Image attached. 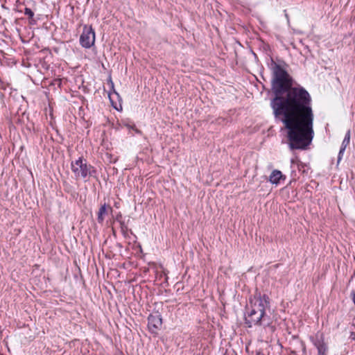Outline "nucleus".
Masks as SVG:
<instances>
[{
    "label": "nucleus",
    "instance_id": "12",
    "mask_svg": "<svg viewBox=\"0 0 355 355\" xmlns=\"http://www.w3.org/2000/svg\"><path fill=\"white\" fill-rule=\"evenodd\" d=\"M24 14L29 17H33L34 15L33 12L31 10V8H26L24 10Z\"/></svg>",
    "mask_w": 355,
    "mask_h": 355
},
{
    "label": "nucleus",
    "instance_id": "3",
    "mask_svg": "<svg viewBox=\"0 0 355 355\" xmlns=\"http://www.w3.org/2000/svg\"><path fill=\"white\" fill-rule=\"evenodd\" d=\"M71 168L76 179H85L92 177L94 170L91 165L87 164V161L83 157H79L71 163Z\"/></svg>",
    "mask_w": 355,
    "mask_h": 355
},
{
    "label": "nucleus",
    "instance_id": "5",
    "mask_svg": "<svg viewBox=\"0 0 355 355\" xmlns=\"http://www.w3.org/2000/svg\"><path fill=\"white\" fill-rule=\"evenodd\" d=\"M80 42L85 48H90L95 42V33L92 26H85L80 37Z\"/></svg>",
    "mask_w": 355,
    "mask_h": 355
},
{
    "label": "nucleus",
    "instance_id": "11",
    "mask_svg": "<svg viewBox=\"0 0 355 355\" xmlns=\"http://www.w3.org/2000/svg\"><path fill=\"white\" fill-rule=\"evenodd\" d=\"M318 349V355H326L327 351V345H322L318 347H317Z\"/></svg>",
    "mask_w": 355,
    "mask_h": 355
},
{
    "label": "nucleus",
    "instance_id": "4",
    "mask_svg": "<svg viewBox=\"0 0 355 355\" xmlns=\"http://www.w3.org/2000/svg\"><path fill=\"white\" fill-rule=\"evenodd\" d=\"M273 88L276 92L280 93L287 89L290 86L288 75L279 65L275 64L273 67Z\"/></svg>",
    "mask_w": 355,
    "mask_h": 355
},
{
    "label": "nucleus",
    "instance_id": "9",
    "mask_svg": "<svg viewBox=\"0 0 355 355\" xmlns=\"http://www.w3.org/2000/svg\"><path fill=\"white\" fill-rule=\"evenodd\" d=\"M282 177L283 175L280 171L274 170L271 173L269 180L272 184H277Z\"/></svg>",
    "mask_w": 355,
    "mask_h": 355
},
{
    "label": "nucleus",
    "instance_id": "7",
    "mask_svg": "<svg viewBox=\"0 0 355 355\" xmlns=\"http://www.w3.org/2000/svg\"><path fill=\"white\" fill-rule=\"evenodd\" d=\"M310 339L316 348L326 344L324 343V335L320 331H318L314 336H311Z\"/></svg>",
    "mask_w": 355,
    "mask_h": 355
},
{
    "label": "nucleus",
    "instance_id": "13",
    "mask_svg": "<svg viewBox=\"0 0 355 355\" xmlns=\"http://www.w3.org/2000/svg\"><path fill=\"white\" fill-rule=\"evenodd\" d=\"M257 355H260V353H258Z\"/></svg>",
    "mask_w": 355,
    "mask_h": 355
},
{
    "label": "nucleus",
    "instance_id": "1",
    "mask_svg": "<svg viewBox=\"0 0 355 355\" xmlns=\"http://www.w3.org/2000/svg\"><path fill=\"white\" fill-rule=\"evenodd\" d=\"M310 96L302 88H291L286 98L277 97L272 103L276 116L288 130L289 145L292 149H302L313 139V114L310 105Z\"/></svg>",
    "mask_w": 355,
    "mask_h": 355
},
{
    "label": "nucleus",
    "instance_id": "6",
    "mask_svg": "<svg viewBox=\"0 0 355 355\" xmlns=\"http://www.w3.org/2000/svg\"><path fill=\"white\" fill-rule=\"evenodd\" d=\"M162 324V319L161 315L158 313L155 315H150L148 318V327L149 330L152 333H155V331L159 329Z\"/></svg>",
    "mask_w": 355,
    "mask_h": 355
},
{
    "label": "nucleus",
    "instance_id": "2",
    "mask_svg": "<svg viewBox=\"0 0 355 355\" xmlns=\"http://www.w3.org/2000/svg\"><path fill=\"white\" fill-rule=\"evenodd\" d=\"M270 309V299L266 295L256 293L249 300L247 315L245 317L248 327L254 326L270 327L272 322L266 311Z\"/></svg>",
    "mask_w": 355,
    "mask_h": 355
},
{
    "label": "nucleus",
    "instance_id": "8",
    "mask_svg": "<svg viewBox=\"0 0 355 355\" xmlns=\"http://www.w3.org/2000/svg\"><path fill=\"white\" fill-rule=\"evenodd\" d=\"M109 211H112V208L110 206H107L105 203L101 205L98 212V223L103 222L105 216L107 215Z\"/></svg>",
    "mask_w": 355,
    "mask_h": 355
},
{
    "label": "nucleus",
    "instance_id": "10",
    "mask_svg": "<svg viewBox=\"0 0 355 355\" xmlns=\"http://www.w3.org/2000/svg\"><path fill=\"white\" fill-rule=\"evenodd\" d=\"M349 138H350L349 132H348L346 134L345 137V139L343 140V145H342L343 146H342V148L340 150L339 155L343 153V152L345 150V148L346 146L349 143Z\"/></svg>",
    "mask_w": 355,
    "mask_h": 355
}]
</instances>
